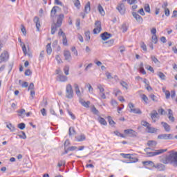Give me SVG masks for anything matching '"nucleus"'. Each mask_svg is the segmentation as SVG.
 Returning <instances> with one entry per match:
<instances>
[{
	"label": "nucleus",
	"mask_w": 177,
	"mask_h": 177,
	"mask_svg": "<svg viewBox=\"0 0 177 177\" xmlns=\"http://www.w3.org/2000/svg\"><path fill=\"white\" fill-rule=\"evenodd\" d=\"M57 28H59V27L57 26V24H53L51 26V34L52 35H55L56 31H57Z\"/></svg>",
	"instance_id": "obj_18"
},
{
	"label": "nucleus",
	"mask_w": 177,
	"mask_h": 177,
	"mask_svg": "<svg viewBox=\"0 0 177 177\" xmlns=\"http://www.w3.org/2000/svg\"><path fill=\"white\" fill-rule=\"evenodd\" d=\"M161 125H162V127L166 132H169V131H171V126H169V124H168V123H167L165 122H162Z\"/></svg>",
	"instance_id": "obj_16"
},
{
	"label": "nucleus",
	"mask_w": 177,
	"mask_h": 177,
	"mask_svg": "<svg viewBox=\"0 0 177 177\" xmlns=\"http://www.w3.org/2000/svg\"><path fill=\"white\" fill-rule=\"evenodd\" d=\"M120 85H122L123 88H125V89H128V84H127V82L122 81L120 82Z\"/></svg>",
	"instance_id": "obj_57"
},
{
	"label": "nucleus",
	"mask_w": 177,
	"mask_h": 177,
	"mask_svg": "<svg viewBox=\"0 0 177 177\" xmlns=\"http://www.w3.org/2000/svg\"><path fill=\"white\" fill-rule=\"evenodd\" d=\"M151 120H156L157 118V115H158V113L157 111L153 110L150 114Z\"/></svg>",
	"instance_id": "obj_27"
},
{
	"label": "nucleus",
	"mask_w": 177,
	"mask_h": 177,
	"mask_svg": "<svg viewBox=\"0 0 177 177\" xmlns=\"http://www.w3.org/2000/svg\"><path fill=\"white\" fill-rule=\"evenodd\" d=\"M151 38L152 42H153V44H157L158 41V37H157V35H153Z\"/></svg>",
	"instance_id": "obj_45"
},
{
	"label": "nucleus",
	"mask_w": 177,
	"mask_h": 177,
	"mask_svg": "<svg viewBox=\"0 0 177 177\" xmlns=\"http://www.w3.org/2000/svg\"><path fill=\"white\" fill-rule=\"evenodd\" d=\"M51 44L48 43L46 47L47 55H51L52 53V47H50Z\"/></svg>",
	"instance_id": "obj_30"
},
{
	"label": "nucleus",
	"mask_w": 177,
	"mask_h": 177,
	"mask_svg": "<svg viewBox=\"0 0 177 177\" xmlns=\"http://www.w3.org/2000/svg\"><path fill=\"white\" fill-rule=\"evenodd\" d=\"M155 168L158 169V171H164V169H165V165L161 163H158L156 165Z\"/></svg>",
	"instance_id": "obj_19"
},
{
	"label": "nucleus",
	"mask_w": 177,
	"mask_h": 177,
	"mask_svg": "<svg viewBox=\"0 0 177 177\" xmlns=\"http://www.w3.org/2000/svg\"><path fill=\"white\" fill-rule=\"evenodd\" d=\"M151 124H149L147 126V129H148V133H155V132H157V129L154 127H151Z\"/></svg>",
	"instance_id": "obj_20"
},
{
	"label": "nucleus",
	"mask_w": 177,
	"mask_h": 177,
	"mask_svg": "<svg viewBox=\"0 0 177 177\" xmlns=\"http://www.w3.org/2000/svg\"><path fill=\"white\" fill-rule=\"evenodd\" d=\"M124 132L126 135H131L133 137L138 136V133L133 129H125Z\"/></svg>",
	"instance_id": "obj_12"
},
{
	"label": "nucleus",
	"mask_w": 177,
	"mask_h": 177,
	"mask_svg": "<svg viewBox=\"0 0 177 177\" xmlns=\"http://www.w3.org/2000/svg\"><path fill=\"white\" fill-rule=\"evenodd\" d=\"M28 91H34V83H30L28 88Z\"/></svg>",
	"instance_id": "obj_64"
},
{
	"label": "nucleus",
	"mask_w": 177,
	"mask_h": 177,
	"mask_svg": "<svg viewBox=\"0 0 177 177\" xmlns=\"http://www.w3.org/2000/svg\"><path fill=\"white\" fill-rule=\"evenodd\" d=\"M85 37H86V41H87V42H88V41L91 39V32L90 31H87L85 32Z\"/></svg>",
	"instance_id": "obj_40"
},
{
	"label": "nucleus",
	"mask_w": 177,
	"mask_h": 177,
	"mask_svg": "<svg viewBox=\"0 0 177 177\" xmlns=\"http://www.w3.org/2000/svg\"><path fill=\"white\" fill-rule=\"evenodd\" d=\"M57 9H59V7L58 6H54L52 10H51V12H50V16L51 17H55L56 13L57 12Z\"/></svg>",
	"instance_id": "obj_22"
},
{
	"label": "nucleus",
	"mask_w": 177,
	"mask_h": 177,
	"mask_svg": "<svg viewBox=\"0 0 177 177\" xmlns=\"http://www.w3.org/2000/svg\"><path fill=\"white\" fill-rule=\"evenodd\" d=\"M122 32H127V31H128V27L127 26L126 24H123L122 25Z\"/></svg>",
	"instance_id": "obj_50"
},
{
	"label": "nucleus",
	"mask_w": 177,
	"mask_h": 177,
	"mask_svg": "<svg viewBox=\"0 0 177 177\" xmlns=\"http://www.w3.org/2000/svg\"><path fill=\"white\" fill-rule=\"evenodd\" d=\"M117 10L120 13V15L125 14V5L123 3H119L116 7Z\"/></svg>",
	"instance_id": "obj_7"
},
{
	"label": "nucleus",
	"mask_w": 177,
	"mask_h": 177,
	"mask_svg": "<svg viewBox=\"0 0 177 177\" xmlns=\"http://www.w3.org/2000/svg\"><path fill=\"white\" fill-rule=\"evenodd\" d=\"M95 27L93 34H99L102 31V22L100 21H96L95 22Z\"/></svg>",
	"instance_id": "obj_5"
},
{
	"label": "nucleus",
	"mask_w": 177,
	"mask_h": 177,
	"mask_svg": "<svg viewBox=\"0 0 177 177\" xmlns=\"http://www.w3.org/2000/svg\"><path fill=\"white\" fill-rule=\"evenodd\" d=\"M120 156H122V157H123V158H131V154L130 153H120Z\"/></svg>",
	"instance_id": "obj_51"
},
{
	"label": "nucleus",
	"mask_w": 177,
	"mask_h": 177,
	"mask_svg": "<svg viewBox=\"0 0 177 177\" xmlns=\"http://www.w3.org/2000/svg\"><path fill=\"white\" fill-rule=\"evenodd\" d=\"M100 37L102 41H107V39H109V38H111L112 35L107 32H104L100 35Z\"/></svg>",
	"instance_id": "obj_9"
},
{
	"label": "nucleus",
	"mask_w": 177,
	"mask_h": 177,
	"mask_svg": "<svg viewBox=\"0 0 177 177\" xmlns=\"http://www.w3.org/2000/svg\"><path fill=\"white\" fill-rule=\"evenodd\" d=\"M79 102L82 104V106H83L84 107H86V109H88L89 105L91 104L90 101L85 102V100H84V99L82 98H80Z\"/></svg>",
	"instance_id": "obj_14"
},
{
	"label": "nucleus",
	"mask_w": 177,
	"mask_h": 177,
	"mask_svg": "<svg viewBox=\"0 0 177 177\" xmlns=\"http://www.w3.org/2000/svg\"><path fill=\"white\" fill-rule=\"evenodd\" d=\"M129 160L127 162V164H132L133 162H138L139 161V160L137 158L132 157V155L130 156Z\"/></svg>",
	"instance_id": "obj_24"
},
{
	"label": "nucleus",
	"mask_w": 177,
	"mask_h": 177,
	"mask_svg": "<svg viewBox=\"0 0 177 177\" xmlns=\"http://www.w3.org/2000/svg\"><path fill=\"white\" fill-rule=\"evenodd\" d=\"M17 127L19 129H21V131H23V129H24L26 128V124L21 122V123L18 124Z\"/></svg>",
	"instance_id": "obj_43"
},
{
	"label": "nucleus",
	"mask_w": 177,
	"mask_h": 177,
	"mask_svg": "<svg viewBox=\"0 0 177 177\" xmlns=\"http://www.w3.org/2000/svg\"><path fill=\"white\" fill-rule=\"evenodd\" d=\"M63 19H64V15L60 14L57 19V23L55 24L57 25V27H62V24L63 23Z\"/></svg>",
	"instance_id": "obj_11"
},
{
	"label": "nucleus",
	"mask_w": 177,
	"mask_h": 177,
	"mask_svg": "<svg viewBox=\"0 0 177 177\" xmlns=\"http://www.w3.org/2000/svg\"><path fill=\"white\" fill-rule=\"evenodd\" d=\"M115 135H116V136H120V138H125V136H124V134L120 133L118 131H114Z\"/></svg>",
	"instance_id": "obj_55"
},
{
	"label": "nucleus",
	"mask_w": 177,
	"mask_h": 177,
	"mask_svg": "<svg viewBox=\"0 0 177 177\" xmlns=\"http://www.w3.org/2000/svg\"><path fill=\"white\" fill-rule=\"evenodd\" d=\"M17 113H18V117H23L24 114H26V109H21L18 111H17Z\"/></svg>",
	"instance_id": "obj_31"
},
{
	"label": "nucleus",
	"mask_w": 177,
	"mask_h": 177,
	"mask_svg": "<svg viewBox=\"0 0 177 177\" xmlns=\"http://www.w3.org/2000/svg\"><path fill=\"white\" fill-rule=\"evenodd\" d=\"M163 164H170L174 168H177V151L169 154L162 160Z\"/></svg>",
	"instance_id": "obj_1"
},
{
	"label": "nucleus",
	"mask_w": 177,
	"mask_h": 177,
	"mask_svg": "<svg viewBox=\"0 0 177 177\" xmlns=\"http://www.w3.org/2000/svg\"><path fill=\"white\" fill-rule=\"evenodd\" d=\"M64 56L65 57V60H66L67 62H71V53H70L69 50H65L64 52Z\"/></svg>",
	"instance_id": "obj_13"
},
{
	"label": "nucleus",
	"mask_w": 177,
	"mask_h": 177,
	"mask_svg": "<svg viewBox=\"0 0 177 177\" xmlns=\"http://www.w3.org/2000/svg\"><path fill=\"white\" fill-rule=\"evenodd\" d=\"M147 145L149 147H156L157 146V142L154 140H149Z\"/></svg>",
	"instance_id": "obj_21"
},
{
	"label": "nucleus",
	"mask_w": 177,
	"mask_h": 177,
	"mask_svg": "<svg viewBox=\"0 0 177 177\" xmlns=\"http://www.w3.org/2000/svg\"><path fill=\"white\" fill-rule=\"evenodd\" d=\"M44 55H45V51L44 50L41 51L39 57V60H42L44 57Z\"/></svg>",
	"instance_id": "obj_58"
},
{
	"label": "nucleus",
	"mask_w": 177,
	"mask_h": 177,
	"mask_svg": "<svg viewBox=\"0 0 177 177\" xmlns=\"http://www.w3.org/2000/svg\"><path fill=\"white\" fill-rule=\"evenodd\" d=\"M151 59L152 62H155L156 64H160V61L158 60V59H157V57H156V56L151 55Z\"/></svg>",
	"instance_id": "obj_38"
},
{
	"label": "nucleus",
	"mask_w": 177,
	"mask_h": 177,
	"mask_svg": "<svg viewBox=\"0 0 177 177\" xmlns=\"http://www.w3.org/2000/svg\"><path fill=\"white\" fill-rule=\"evenodd\" d=\"M74 4H75V6L77 8V9H80V6H81V3L80 2V0H75Z\"/></svg>",
	"instance_id": "obj_59"
},
{
	"label": "nucleus",
	"mask_w": 177,
	"mask_h": 177,
	"mask_svg": "<svg viewBox=\"0 0 177 177\" xmlns=\"http://www.w3.org/2000/svg\"><path fill=\"white\" fill-rule=\"evenodd\" d=\"M69 136H71L73 135H75V130L74 129V127H70L68 130Z\"/></svg>",
	"instance_id": "obj_39"
},
{
	"label": "nucleus",
	"mask_w": 177,
	"mask_h": 177,
	"mask_svg": "<svg viewBox=\"0 0 177 177\" xmlns=\"http://www.w3.org/2000/svg\"><path fill=\"white\" fill-rule=\"evenodd\" d=\"M103 44H105V45H106V46L110 47V46H113V45L114 44V39H111L108 41H105Z\"/></svg>",
	"instance_id": "obj_32"
},
{
	"label": "nucleus",
	"mask_w": 177,
	"mask_h": 177,
	"mask_svg": "<svg viewBox=\"0 0 177 177\" xmlns=\"http://www.w3.org/2000/svg\"><path fill=\"white\" fill-rule=\"evenodd\" d=\"M158 139L169 140L172 139V134H160L158 136Z\"/></svg>",
	"instance_id": "obj_8"
},
{
	"label": "nucleus",
	"mask_w": 177,
	"mask_h": 177,
	"mask_svg": "<svg viewBox=\"0 0 177 177\" xmlns=\"http://www.w3.org/2000/svg\"><path fill=\"white\" fill-rule=\"evenodd\" d=\"M71 51L73 52V53H74V55H75V56H78V51L77 50V48H75V47H72Z\"/></svg>",
	"instance_id": "obj_60"
},
{
	"label": "nucleus",
	"mask_w": 177,
	"mask_h": 177,
	"mask_svg": "<svg viewBox=\"0 0 177 177\" xmlns=\"http://www.w3.org/2000/svg\"><path fill=\"white\" fill-rule=\"evenodd\" d=\"M139 71L141 74L146 75V71H145V68H143V62H141L140 64Z\"/></svg>",
	"instance_id": "obj_33"
},
{
	"label": "nucleus",
	"mask_w": 177,
	"mask_h": 177,
	"mask_svg": "<svg viewBox=\"0 0 177 177\" xmlns=\"http://www.w3.org/2000/svg\"><path fill=\"white\" fill-rule=\"evenodd\" d=\"M90 12H91V2L88 1L84 7V13H86V15H88V13H89Z\"/></svg>",
	"instance_id": "obj_17"
},
{
	"label": "nucleus",
	"mask_w": 177,
	"mask_h": 177,
	"mask_svg": "<svg viewBox=\"0 0 177 177\" xmlns=\"http://www.w3.org/2000/svg\"><path fill=\"white\" fill-rule=\"evenodd\" d=\"M74 88H75V92L76 95L78 96V97H81V91L80 90V86H78V84L75 83L74 84Z\"/></svg>",
	"instance_id": "obj_15"
},
{
	"label": "nucleus",
	"mask_w": 177,
	"mask_h": 177,
	"mask_svg": "<svg viewBox=\"0 0 177 177\" xmlns=\"http://www.w3.org/2000/svg\"><path fill=\"white\" fill-rule=\"evenodd\" d=\"M97 121L100 122V124H101V125H107V122L106 120L100 116L98 117Z\"/></svg>",
	"instance_id": "obj_23"
},
{
	"label": "nucleus",
	"mask_w": 177,
	"mask_h": 177,
	"mask_svg": "<svg viewBox=\"0 0 177 177\" xmlns=\"http://www.w3.org/2000/svg\"><path fill=\"white\" fill-rule=\"evenodd\" d=\"M149 97L153 100V102H158L157 97L154 94H151Z\"/></svg>",
	"instance_id": "obj_56"
},
{
	"label": "nucleus",
	"mask_w": 177,
	"mask_h": 177,
	"mask_svg": "<svg viewBox=\"0 0 177 177\" xmlns=\"http://www.w3.org/2000/svg\"><path fill=\"white\" fill-rule=\"evenodd\" d=\"M20 46L22 48V50L25 56L27 55V48L26 47V44L22 41L20 43Z\"/></svg>",
	"instance_id": "obj_28"
},
{
	"label": "nucleus",
	"mask_w": 177,
	"mask_h": 177,
	"mask_svg": "<svg viewBox=\"0 0 177 177\" xmlns=\"http://www.w3.org/2000/svg\"><path fill=\"white\" fill-rule=\"evenodd\" d=\"M78 147H75V146H72V147H68V150L69 151H75V150H77Z\"/></svg>",
	"instance_id": "obj_54"
},
{
	"label": "nucleus",
	"mask_w": 177,
	"mask_h": 177,
	"mask_svg": "<svg viewBox=\"0 0 177 177\" xmlns=\"http://www.w3.org/2000/svg\"><path fill=\"white\" fill-rule=\"evenodd\" d=\"M9 60V53L7 50H4L0 55V64L2 63H6Z\"/></svg>",
	"instance_id": "obj_4"
},
{
	"label": "nucleus",
	"mask_w": 177,
	"mask_h": 177,
	"mask_svg": "<svg viewBox=\"0 0 177 177\" xmlns=\"http://www.w3.org/2000/svg\"><path fill=\"white\" fill-rule=\"evenodd\" d=\"M150 124V123L146 122V121H142L141 122V125H142L143 127H146L147 128V127H149Z\"/></svg>",
	"instance_id": "obj_62"
},
{
	"label": "nucleus",
	"mask_w": 177,
	"mask_h": 177,
	"mask_svg": "<svg viewBox=\"0 0 177 177\" xmlns=\"http://www.w3.org/2000/svg\"><path fill=\"white\" fill-rule=\"evenodd\" d=\"M132 16L136 19V21L139 23V24H142L143 23V18L137 12H133Z\"/></svg>",
	"instance_id": "obj_6"
},
{
	"label": "nucleus",
	"mask_w": 177,
	"mask_h": 177,
	"mask_svg": "<svg viewBox=\"0 0 177 177\" xmlns=\"http://www.w3.org/2000/svg\"><path fill=\"white\" fill-rule=\"evenodd\" d=\"M41 115H43V117H46V115H47L46 109L45 108H43L42 109H41Z\"/></svg>",
	"instance_id": "obj_61"
},
{
	"label": "nucleus",
	"mask_w": 177,
	"mask_h": 177,
	"mask_svg": "<svg viewBox=\"0 0 177 177\" xmlns=\"http://www.w3.org/2000/svg\"><path fill=\"white\" fill-rule=\"evenodd\" d=\"M68 114H69L72 120H75V115L70 110H68Z\"/></svg>",
	"instance_id": "obj_63"
},
{
	"label": "nucleus",
	"mask_w": 177,
	"mask_h": 177,
	"mask_svg": "<svg viewBox=\"0 0 177 177\" xmlns=\"http://www.w3.org/2000/svg\"><path fill=\"white\" fill-rule=\"evenodd\" d=\"M97 89L100 90V93H104V88H103V86H102V84L97 85Z\"/></svg>",
	"instance_id": "obj_49"
},
{
	"label": "nucleus",
	"mask_w": 177,
	"mask_h": 177,
	"mask_svg": "<svg viewBox=\"0 0 177 177\" xmlns=\"http://www.w3.org/2000/svg\"><path fill=\"white\" fill-rule=\"evenodd\" d=\"M141 99H142V100H143L145 102V103L146 104H147V103H149V102H147V101L149 100V97H147V95H146V94L141 95Z\"/></svg>",
	"instance_id": "obj_36"
},
{
	"label": "nucleus",
	"mask_w": 177,
	"mask_h": 177,
	"mask_svg": "<svg viewBox=\"0 0 177 177\" xmlns=\"http://www.w3.org/2000/svg\"><path fill=\"white\" fill-rule=\"evenodd\" d=\"M6 127L11 132H15V131H16V128L12 124V123L7 124Z\"/></svg>",
	"instance_id": "obj_35"
},
{
	"label": "nucleus",
	"mask_w": 177,
	"mask_h": 177,
	"mask_svg": "<svg viewBox=\"0 0 177 177\" xmlns=\"http://www.w3.org/2000/svg\"><path fill=\"white\" fill-rule=\"evenodd\" d=\"M86 86H87L88 89V92H93V87H92V85H91V84L87 83L86 84Z\"/></svg>",
	"instance_id": "obj_48"
},
{
	"label": "nucleus",
	"mask_w": 177,
	"mask_h": 177,
	"mask_svg": "<svg viewBox=\"0 0 177 177\" xmlns=\"http://www.w3.org/2000/svg\"><path fill=\"white\" fill-rule=\"evenodd\" d=\"M85 139H86V138L84 134H82L80 136L76 137V140H77V142H84Z\"/></svg>",
	"instance_id": "obj_29"
},
{
	"label": "nucleus",
	"mask_w": 177,
	"mask_h": 177,
	"mask_svg": "<svg viewBox=\"0 0 177 177\" xmlns=\"http://www.w3.org/2000/svg\"><path fill=\"white\" fill-rule=\"evenodd\" d=\"M58 78H59L60 82H66V81H67V80H68L67 76L60 75V74L58 75Z\"/></svg>",
	"instance_id": "obj_25"
},
{
	"label": "nucleus",
	"mask_w": 177,
	"mask_h": 177,
	"mask_svg": "<svg viewBox=\"0 0 177 177\" xmlns=\"http://www.w3.org/2000/svg\"><path fill=\"white\" fill-rule=\"evenodd\" d=\"M140 48H142V50H144V52H147V46H146L145 42L142 41L140 43Z\"/></svg>",
	"instance_id": "obj_37"
},
{
	"label": "nucleus",
	"mask_w": 177,
	"mask_h": 177,
	"mask_svg": "<svg viewBox=\"0 0 177 177\" xmlns=\"http://www.w3.org/2000/svg\"><path fill=\"white\" fill-rule=\"evenodd\" d=\"M130 113H133V114H142V111L139 108H134L130 110Z\"/></svg>",
	"instance_id": "obj_26"
},
{
	"label": "nucleus",
	"mask_w": 177,
	"mask_h": 177,
	"mask_svg": "<svg viewBox=\"0 0 177 177\" xmlns=\"http://www.w3.org/2000/svg\"><path fill=\"white\" fill-rule=\"evenodd\" d=\"M167 150L168 149H167L154 150V149H152L151 147H147L144 149V151H145L148 157H154L155 156H160V154L165 153V151H167Z\"/></svg>",
	"instance_id": "obj_2"
},
{
	"label": "nucleus",
	"mask_w": 177,
	"mask_h": 177,
	"mask_svg": "<svg viewBox=\"0 0 177 177\" xmlns=\"http://www.w3.org/2000/svg\"><path fill=\"white\" fill-rule=\"evenodd\" d=\"M91 111L92 113H93V114H95V115H98L99 114V111L96 109V107H95V106L92 107Z\"/></svg>",
	"instance_id": "obj_47"
},
{
	"label": "nucleus",
	"mask_w": 177,
	"mask_h": 177,
	"mask_svg": "<svg viewBox=\"0 0 177 177\" xmlns=\"http://www.w3.org/2000/svg\"><path fill=\"white\" fill-rule=\"evenodd\" d=\"M98 11L101 15H103V13H104V10L103 9V7L100 4L98 5Z\"/></svg>",
	"instance_id": "obj_53"
},
{
	"label": "nucleus",
	"mask_w": 177,
	"mask_h": 177,
	"mask_svg": "<svg viewBox=\"0 0 177 177\" xmlns=\"http://www.w3.org/2000/svg\"><path fill=\"white\" fill-rule=\"evenodd\" d=\"M62 165H64V167L66 165V160H60L57 164V167L59 168H60Z\"/></svg>",
	"instance_id": "obj_52"
},
{
	"label": "nucleus",
	"mask_w": 177,
	"mask_h": 177,
	"mask_svg": "<svg viewBox=\"0 0 177 177\" xmlns=\"http://www.w3.org/2000/svg\"><path fill=\"white\" fill-rule=\"evenodd\" d=\"M64 74L66 75H68L69 73L68 71H70V66H65L64 68Z\"/></svg>",
	"instance_id": "obj_41"
},
{
	"label": "nucleus",
	"mask_w": 177,
	"mask_h": 177,
	"mask_svg": "<svg viewBox=\"0 0 177 177\" xmlns=\"http://www.w3.org/2000/svg\"><path fill=\"white\" fill-rule=\"evenodd\" d=\"M33 21L35 24L37 31H39V28H41V22L39 21V17L37 16L35 17L33 19Z\"/></svg>",
	"instance_id": "obj_10"
},
{
	"label": "nucleus",
	"mask_w": 177,
	"mask_h": 177,
	"mask_svg": "<svg viewBox=\"0 0 177 177\" xmlns=\"http://www.w3.org/2000/svg\"><path fill=\"white\" fill-rule=\"evenodd\" d=\"M144 9L145 10V12H147V13H150L151 10H150V5L149 4H145Z\"/></svg>",
	"instance_id": "obj_46"
},
{
	"label": "nucleus",
	"mask_w": 177,
	"mask_h": 177,
	"mask_svg": "<svg viewBox=\"0 0 177 177\" xmlns=\"http://www.w3.org/2000/svg\"><path fill=\"white\" fill-rule=\"evenodd\" d=\"M62 42H63V45L64 46H67V45H68V44L67 43V37L66 36V35H64V37H62Z\"/></svg>",
	"instance_id": "obj_42"
},
{
	"label": "nucleus",
	"mask_w": 177,
	"mask_h": 177,
	"mask_svg": "<svg viewBox=\"0 0 177 177\" xmlns=\"http://www.w3.org/2000/svg\"><path fill=\"white\" fill-rule=\"evenodd\" d=\"M74 97V91H73V86L71 84H68L66 85V97L67 99H73Z\"/></svg>",
	"instance_id": "obj_3"
},
{
	"label": "nucleus",
	"mask_w": 177,
	"mask_h": 177,
	"mask_svg": "<svg viewBox=\"0 0 177 177\" xmlns=\"http://www.w3.org/2000/svg\"><path fill=\"white\" fill-rule=\"evenodd\" d=\"M108 122L109 125H111V127H114V125H115V122L113 120V118H111V116H108Z\"/></svg>",
	"instance_id": "obj_34"
},
{
	"label": "nucleus",
	"mask_w": 177,
	"mask_h": 177,
	"mask_svg": "<svg viewBox=\"0 0 177 177\" xmlns=\"http://www.w3.org/2000/svg\"><path fill=\"white\" fill-rule=\"evenodd\" d=\"M158 76L159 77V78H161L163 81H165L166 76L162 72H158Z\"/></svg>",
	"instance_id": "obj_44"
}]
</instances>
